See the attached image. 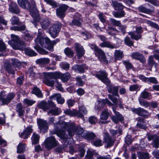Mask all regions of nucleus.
Instances as JSON below:
<instances>
[{"instance_id": "f257e3e1", "label": "nucleus", "mask_w": 159, "mask_h": 159, "mask_svg": "<svg viewBox=\"0 0 159 159\" xmlns=\"http://www.w3.org/2000/svg\"><path fill=\"white\" fill-rule=\"evenodd\" d=\"M63 124L65 129L67 128L68 134L70 137L73 136L75 134H81L83 137L89 140L93 139L96 137L95 134L93 133H84L83 129L76 125L74 123L68 124L66 123H64Z\"/></svg>"}, {"instance_id": "052dcab7", "label": "nucleus", "mask_w": 159, "mask_h": 159, "mask_svg": "<svg viewBox=\"0 0 159 159\" xmlns=\"http://www.w3.org/2000/svg\"><path fill=\"white\" fill-rule=\"evenodd\" d=\"M124 42L126 45L129 47L133 46L134 44L133 42L129 37L127 36L125 38Z\"/></svg>"}, {"instance_id": "f704fd0d", "label": "nucleus", "mask_w": 159, "mask_h": 159, "mask_svg": "<svg viewBox=\"0 0 159 159\" xmlns=\"http://www.w3.org/2000/svg\"><path fill=\"white\" fill-rule=\"evenodd\" d=\"M11 36L12 39L11 40L8 41V43L12 47V45L16 44V43L19 41L20 40L18 37L16 35L11 34Z\"/></svg>"}, {"instance_id": "a18cd8bd", "label": "nucleus", "mask_w": 159, "mask_h": 159, "mask_svg": "<svg viewBox=\"0 0 159 159\" xmlns=\"http://www.w3.org/2000/svg\"><path fill=\"white\" fill-rule=\"evenodd\" d=\"M15 95L13 93H9L7 96L5 102V104H8L15 97Z\"/></svg>"}, {"instance_id": "1a4fd4ad", "label": "nucleus", "mask_w": 159, "mask_h": 159, "mask_svg": "<svg viewBox=\"0 0 159 159\" xmlns=\"http://www.w3.org/2000/svg\"><path fill=\"white\" fill-rule=\"evenodd\" d=\"M143 29L141 27H136V32L138 34H135L134 32H129L128 34L130 36L131 39L138 40L141 38L142 35L140 34L143 32Z\"/></svg>"}, {"instance_id": "39448f33", "label": "nucleus", "mask_w": 159, "mask_h": 159, "mask_svg": "<svg viewBox=\"0 0 159 159\" xmlns=\"http://www.w3.org/2000/svg\"><path fill=\"white\" fill-rule=\"evenodd\" d=\"M49 75H51L53 78L57 79L60 78L63 82L68 81L70 78L71 75L69 73L65 74H62L60 72H55L54 73H48Z\"/></svg>"}, {"instance_id": "c85d7f7f", "label": "nucleus", "mask_w": 159, "mask_h": 159, "mask_svg": "<svg viewBox=\"0 0 159 159\" xmlns=\"http://www.w3.org/2000/svg\"><path fill=\"white\" fill-rule=\"evenodd\" d=\"M16 111L20 116H24L25 110L21 103H19L16 105Z\"/></svg>"}, {"instance_id": "680f3d73", "label": "nucleus", "mask_w": 159, "mask_h": 159, "mask_svg": "<svg viewBox=\"0 0 159 159\" xmlns=\"http://www.w3.org/2000/svg\"><path fill=\"white\" fill-rule=\"evenodd\" d=\"M25 53L30 56H35L37 55V53L35 52L30 49H26L25 50Z\"/></svg>"}, {"instance_id": "864d4df0", "label": "nucleus", "mask_w": 159, "mask_h": 159, "mask_svg": "<svg viewBox=\"0 0 159 159\" xmlns=\"http://www.w3.org/2000/svg\"><path fill=\"white\" fill-rule=\"evenodd\" d=\"M6 49L5 44L2 40H0V56L3 55L2 52H4Z\"/></svg>"}, {"instance_id": "c03bdc74", "label": "nucleus", "mask_w": 159, "mask_h": 159, "mask_svg": "<svg viewBox=\"0 0 159 159\" xmlns=\"http://www.w3.org/2000/svg\"><path fill=\"white\" fill-rule=\"evenodd\" d=\"M138 100L140 104L145 107H148L150 105V104L149 102L144 99H142L141 98H139Z\"/></svg>"}, {"instance_id": "79ce46f5", "label": "nucleus", "mask_w": 159, "mask_h": 159, "mask_svg": "<svg viewBox=\"0 0 159 159\" xmlns=\"http://www.w3.org/2000/svg\"><path fill=\"white\" fill-rule=\"evenodd\" d=\"M100 45L102 47H107L111 49H113L115 48V46L111 44V43L109 42H104L101 43Z\"/></svg>"}, {"instance_id": "0eeeda50", "label": "nucleus", "mask_w": 159, "mask_h": 159, "mask_svg": "<svg viewBox=\"0 0 159 159\" xmlns=\"http://www.w3.org/2000/svg\"><path fill=\"white\" fill-rule=\"evenodd\" d=\"M57 142L53 136L47 138L44 141L45 147L48 149H52L57 146Z\"/></svg>"}, {"instance_id": "a211bd4d", "label": "nucleus", "mask_w": 159, "mask_h": 159, "mask_svg": "<svg viewBox=\"0 0 159 159\" xmlns=\"http://www.w3.org/2000/svg\"><path fill=\"white\" fill-rule=\"evenodd\" d=\"M38 123L40 131L43 133L46 132L48 129L46 121L43 120L39 119L38 120Z\"/></svg>"}, {"instance_id": "9b49d317", "label": "nucleus", "mask_w": 159, "mask_h": 159, "mask_svg": "<svg viewBox=\"0 0 159 159\" xmlns=\"http://www.w3.org/2000/svg\"><path fill=\"white\" fill-rule=\"evenodd\" d=\"M68 6L65 4L61 5L56 10L57 15L60 18L65 16V12L68 8Z\"/></svg>"}, {"instance_id": "6e6d98bb", "label": "nucleus", "mask_w": 159, "mask_h": 159, "mask_svg": "<svg viewBox=\"0 0 159 159\" xmlns=\"http://www.w3.org/2000/svg\"><path fill=\"white\" fill-rule=\"evenodd\" d=\"M110 20L112 24L118 27L121 26V23L120 21L117 20L112 18H110Z\"/></svg>"}, {"instance_id": "f8f14e48", "label": "nucleus", "mask_w": 159, "mask_h": 159, "mask_svg": "<svg viewBox=\"0 0 159 159\" xmlns=\"http://www.w3.org/2000/svg\"><path fill=\"white\" fill-rule=\"evenodd\" d=\"M95 52L100 61L108 63V61L107 60L105 54L102 50L98 48Z\"/></svg>"}, {"instance_id": "69168bd1", "label": "nucleus", "mask_w": 159, "mask_h": 159, "mask_svg": "<svg viewBox=\"0 0 159 159\" xmlns=\"http://www.w3.org/2000/svg\"><path fill=\"white\" fill-rule=\"evenodd\" d=\"M147 82L148 84L152 83L154 84H157L158 83V82L156 78L153 77L148 78Z\"/></svg>"}, {"instance_id": "aec40b11", "label": "nucleus", "mask_w": 159, "mask_h": 159, "mask_svg": "<svg viewBox=\"0 0 159 159\" xmlns=\"http://www.w3.org/2000/svg\"><path fill=\"white\" fill-rule=\"evenodd\" d=\"M131 111L133 112L140 116H145L147 115L148 113V112L147 110L140 107L137 108H132Z\"/></svg>"}, {"instance_id": "f3484780", "label": "nucleus", "mask_w": 159, "mask_h": 159, "mask_svg": "<svg viewBox=\"0 0 159 159\" xmlns=\"http://www.w3.org/2000/svg\"><path fill=\"white\" fill-rule=\"evenodd\" d=\"M104 138V142L107 144V148L109 147H111L113 145L114 142V140L109 136L108 133H105Z\"/></svg>"}, {"instance_id": "4468645a", "label": "nucleus", "mask_w": 159, "mask_h": 159, "mask_svg": "<svg viewBox=\"0 0 159 159\" xmlns=\"http://www.w3.org/2000/svg\"><path fill=\"white\" fill-rule=\"evenodd\" d=\"M115 115L111 117L112 121L116 124L119 121H121L124 120V117L120 113L116 111L114 108H112Z\"/></svg>"}, {"instance_id": "ea45409f", "label": "nucleus", "mask_w": 159, "mask_h": 159, "mask_svg": "<svg viewBox=\"0 0 159 159\" xmlns=\"http://www.w3.org/2000/svg\"><path fill=\"white\" fill-rule=\"evenodd\" d=\"M151 96V95L150 93L144 90L141 92L140 96V98L149 99L150 98Z\"/></svg>"}, {"instance_id": "dca6fc26", "label": "nucleus", "mask_w": 159, "mask_h": 159, "mask_svg": "<svg viewBox=\"0 0 159 159\" xmlns=\"http://www.w3.org/2000/svg\"><path fill=\"white\" fill-rule=\"evenodd\" d=\"M32 127L31 125L28 126L21 134H20V137L23 139H27L30 134L33 132Z\"/></svg>"}, {"instance_id": "a19ab883", "label": "nucleus", "mask_w": 159, "mask_h": 159, "mask_svg": "<svg viewBox=\"0 0 159 159\" xmlns=\"http://www.w3.org/2000/svg\"><path fill=\"white\" fill-rule=\"evenodd\" d=\"M139 158L141 159H149V154L148 153H144L139 152L138 153Z\"/></svg>"}, {"instance_id": "8fccbe9b", "label": "nucleus", "mask_w": 159, "mask_h": 159, "mask_svg": "<svg viewBox=\"0 0 159 159\" xmlns=\"http://www.w3.org/2000/svg\"><path fill=\"white\" fill-rule=\"evenodd\" d=\"M34 48L40 54H46L48 53V52L43 49L41 48L38 45H36L34 46Z\"/></svg>"}, {"instance_id": "58836bf2", "label": "nucleus", "mask_w": 159, "mask_h": 159, "mask_svg": "<svg viewBox=\"0 0 159 159\" xmlns=\"http://www.w3.org/2000/svg\"><path fill=\"white\" fill-rule=\"evenodd\" d=\"M112 4L116 10H121L124 8V7L121 3L112 1Z\"/></svg>"}, {"instance_id": "de8ad7c7", "label": "nucleus", "mask_w": 159, "mask_h": 159, "mask_svg": "<svg viewBox=\"0 0 159 159\" xmlns=\"http://www.w3.org/2000/svg\"><path fill=\"white\" fill-rule=\"evenodd\" d=\"M65 54L69 57H72L74 54L73 51L69 48H66L64 50Z\"/></svg>"}, {"instance_id": "4be33fe9", "label": "nucleus", "mask_w": 159, "mask_h": 159, "mask_svg": "<svg viewBox=\"0 0 159 159\" xmlns=\"http://www.w3.org/2000/svg\"><path fill=\"white\" fill-rule=\"evenodd\" d=\"M72 68L75 72L79 73H83L85 72V70L87 69V67L84 65H75Z\"/></svg>"}, {"instance_id": "3c124183", "label": "nucleus", "mask_w": 159, "mask_h": 159, "mask_svg": "<svg viewBox=\"0 0 159 159\" xmlns=\"http://www.w3.org/2000/svg\"><path fill=\"white\" fill-rule=\"evenodd\" d=\"M11 24L12 25H19L20 24L19 18L16 16H13L11 19Z\"/></svg>"}, {"instance_id": "72a5a7b5", "label": "nucleus", "mask_w": 159, "mask_h": 159, "mask_svg": "<svg viewBox=\"0 0 159 159\" xmlns=\"http://www.w3.org/2000/svg\"><path fill=\"white\" fill-rule=\"evenodd\" d=\"M110 113L108 110H104L100 115V119L102 120H107L109 116Z\"/></svg>"}, {"instance_id": "5701e85b", "label": "nucleus", "mask_w": 159, "mask_h": 159, "mask_svg": "<svg viewBox=\"0 0 159 159\" xmlns=\"http://www.w3.org/2000/svg\"><path fill=\"white\" fill-rule=\"evenodd\" d=\"M9 10L11 12L15 14H18L20 11L18 6L16 3L12 2L9 5Z\"/></svg>"}, {"instance_id": "20e7f679", "label": "nucleus", "mask_w": 159, "mask_h": 159, "mask_svg": "<svg viewBox=\"0 0 159 159\" xmlns=\"http://www.w3.org/2000/svg\"><path fill=\"white\" fill-rule=\"evenodd\" d=\"M12 62L10 64L7 61L5 64V67L7 71L11 74H14L13 67H16L19 69L21 67V63L18 60L15 58L11 59Z\"/></svg>"}, {"instance_id": "2eb2a0df", "label": "nucleus", "mask_w": 159, "mask_h": 159, "mask_svg": "<svg viewBox=\"0 0 159 159\" xmlns=\"http://www.w3.org/2000/svg\"><path fill=\"white\" fill-rule=\"evenodd\" d=\"M64 113L71 116H77L78 117L82 118L84 117L83 115L81 113L76 110L72 111L70 110L67 109L64 111Z\"/></svg>"}, {"instance_id": "393cba45", "label": "nucleus", "mask_w": 159, "mask_h": 159, "mask_svg": "<svg viewBox=\"0 0 159 159\" xmlns=\"http://www.w3.org/2000/svg\"><path fill=\"white\" fill-rule=\"evenodd\" d=\"M51 99H56L58 104H62L64 102V99L60 94H55L50 97Z\"/></svg>"}, {"instance_id": "09e8293b", "label": "nucleus", "mask_w": 159, "mask_h": 159, "mask_svg": "<svg viewBox=\"0 0 159 159\" xmlns=\"http://www.w3.org/2000/svg\"><path fill=\"white\" fill-rule=\"evenodd\" d=\"M5 92L4 91H2L0 93V101L2 103V104H5L6 100Z\"/></svg>"}, {"instance_id": "603ef678", "label": "nucleus", "mask_w": 159, "mask_h": 159, "mask_svg": "<svg viewBox=\"0 0 159 159\" xmlns=\"http://www.w3.org/2000/svg\"><path fill=\"white\" fill-rule=\"evenodd\" d=\"M116 58V59H121L123 57V53L122 51L119 50H116L115 52Z\"/></svg>"}, {"instance_id": "0e129e2a", "label": "nucleus", "mask_w": 159, "mask_h": 159, "mask_svg": "<svg viewBox=\"0 0 159 159\" xmlns=\"http://www.w3.org/2000/svg\"><path fill=\"white\" fill-rule=\"evenodd\" d=\"M36 101L31 100L29 99H25L23 100V103L27 105L28 106H31L33 104L35 103Z\"/></svg>"}, {"instance_id": "2f4dec72", "label": "nucleus", "mask_w": 159, "mask_h": 159, "mask_svg": "<svg viewBox=\"0 0 159 159\" xmlns=\"http://www.w3.org/2000/svg\"><path fill=\"white\" fill-rule=\"evenodd\" d=\"M35 68H31L29 70L30 76L34 79H37L41 77V75L40 73H36L34 71V69Z\"/></svg>"}, {"instance_id": "423d86ee", "label": "nucleus", "mask_w": 159, "mask_h": 159, "mask_svg": "<svg viewBox=\"0 0 159 159\" xmlns=\"http://www.w3.org/2000/svg\"><path fill=\"white\" fill-rule=\"evenodd\" d=\"M36 43L39 42L41 45L45 48H46L51 51H53V49L51 47L49 48V45L50 44V40L48 37L44 38L41 37L40 38H37L35 40Z\"/></svg>"}, {"instance_id": "5fc2aeb1", "label": "nucleus", "mask_w": 159, "mask_h": 159, "mask_svg": "<svg viewBox=\"0 0 159 159\" xmlns=\"http://www.w3.org/2000/svg\"><path fill=\"white\" fill-rule=\"evenodd\" d=\"M125 15V12L123 11L116 12L113 14L114 16L116 18H120L124 17Z\"/></svg>"}, {"instance_id": "bb28decb", "label": "nucleus", "mask_w": 159, "mask_h": 159, "mask_svg": "<svg viewBox=\"0 0 159 159\" xmlns=\"http://www.w3.org/2000/svg\"><path fill=\"white\" fill-rule=\"evenodd\" d=\"M139 10L141 12H144L148 14H150L153 12L154 11V7H152L151 9H148L144 7L143 6H141L138 7Z\"/></svg>"}, {"instance_id": "338daca9", "label": "nucleus", "mask_w": 159, "mask_h": 159, "mask_svg": "<svg viewBox=\"0 0 159 159\" xmlns=\"http://www.w3.org/2000/svg\"><path fill=\"white\" fill-rule=\"evenodd\" d=\"M147 23L151 27L159 30V26L158 24L149 20L147 21Z\"/></svg>"}, {"instance_id": "cd10ccee", "label": "nucleus", "mask_w": 159, "mask_h": 159, "mask_svg": "<svg viewBox=\"0 0 159 159\" xmlns=\"http://www.w3.org/2000/svg\"><path fill=\"white\" fill-rule=\"evenodd\" d=\"M50 21L48 18H45L42 20L40 22L42 28L44 30L47 29L50 24Z\"/></svg>"}, {"instance_id": "b1692460", "label": "nucleus", "mask_w": 159, "mask_h": 159, "mask_svg": "<svg viewBox=\"0 0 159 159\" xmlns=\"http://www.w3.org/2000/svg\"><path fill=\"white\" fill-rule=\"evenodd\" d=\"M109 93H112L114 95L117 96H119L118 93V87L115 86L113 85H110L107 86Z\"/></svg>"}, {"instance_id": "412c9836", "label": "nucleus", "mask_w": 159, "mask_h": 159, "mask_svg": "<svg viewBox=\"0 0 159 159\" xmlns=\"http://www.w3.org/2000/svg\"><path fill=\"white\" fill-rule=\"evenodd\" d=\"M131 57L134 59L139 61L143 63L145 62L146 60L143 55L138 52L133 53Z\"/></svg>"}, {"instance_id": "a878e982", "label": "nucleus", "mask_w": 159, "mask_h": 159, "mask_svg": "<svg viewBox=\"0 0 159 159\" xmlns=\"http://www.w3.org/2000/svg\"><path fill=\"white\" fill-rule=\"evenodd\" d=\"M25 46V43L20 40L16 43V44L13 45L12 48L15 49L22 50Z\"/></svg>"}, {"instance_id": "e2e57ef3", "label": "nucleus", "mask_w": 159, "mask_h": 159, "mask_svg": "<svg viewBox=\"0 0 159 159\" xmlns=\"http://www.w3.org/2000/svg\"><path fill=\"white\" fill-rule=\"evenodd\" d=\"M152 144V146L155 148H157L159 146V138L158 137H156L155 139L153 140V142Z\"/></svg>"}, {"instance_id": "6e6552de", "label": "nucleus", "mask_w": 159, "mask_h": 159, "mask_svg": "<svg viewBox=\"0 0 159 159\" xmlns=\"http://www.w3.org/2000/svg\"><path fill=\"white\" fill-rule=\"evenodd\" d=\"M95 76L104 84H109L110 81L107 78V74L105 71H100L97 73Z\"/></svg>"}, {"instance_id": "f03ea898", "label": "nucleus", "mask_w": 159, "mask_h": 159, "mask_svg": "<svg viewBox=\"0 0 159 159\" xmlns=\"http://www.w3.org/2000/svg\"><path fill=\"white\" fill-rule=\"evenodd\" d=\"M53 134H56L57 135L61 138L63 140V148L59 147L56 149V151L58 152H61L64 149L66 152L69 151L70 153L73 154L75 151L73 146L69 143L68 141L70 139H68V135L66 134L65 132L63 130H59L56 132L53 133Z\"/></svg>"}, {"instance_id": "774afa93", "label": "nucleus", "mask_w": 159, "mask_h": 159, "mask_svg": "<svg viewBox=\"0 0 159 159\" xmlns=\"http://www.w3.org/2000/svg\"><path fill=\"white\" fill-rule=\"evenodd\" d=\"M61 67L66 70H67L70 67V65L69 63L66 62H62L60 64Z\"/></svg>"}, {"instance_id": "49530a36", "label": "nucleus", "mask_w": 159, "mask_h": 159, "mask_svg": "<svg viewBox=\"0 0 159 159\" xmlns=\"http://www.w3.org/2000/svg\"><path fill=\"white\" fill-rule=\"evenodd\" d=\"M104 106V100L102 99L98 100L96 103V107L97 109H100L102 108Z\"/></svg>"}, {"instance_id": "4c0bfd02", "label": "nucleus", "mask_w": 159, "mask_h": 159, "mask_svg": "<svg viewBox=\"0 0 159 159\" xmlns=\"http://www.w3.org/2000/svg\"><path fill=\"white\" fill-rule=\"evenodd\" d=\"M145 124V122L144 120L139 118L138 120V123L137 124V126L140 128L145 129L147 128Z\"/></svg>"}, {"instance_id": "bf43d9fd", "label": "nucleus", "mask_w": 159, "mask_h": 159, "mask_svg": "<svg viewBox=\"0 0 159 159\" xmlns=\"http://www.w3.org/2000/svg\"><path fill=\"white\" fill-rule=\"evenodd\" d=\"M11 30L15 31H21L24 30L25 29V26L22 25L20 26H12L10 28Z\"/></svg>"}, {"instance_id": "473e14b6", "label": "nucleus", "mask_w": 159, "mask_h": 159, "mask_svg": "<svg viewBox=\"0 0 159 159\" xmlns=\"http://www.w3.org/2000/svg\"><path fill=\"white\" fill-rule=\"evenodd\" d=\"M61 112V109L58 108L57 107L54 109L50 110L48 112V114L49 115L50 114L54 116H57L60 114Z\"/></svg>"}, {"instance_id": "ddd939ff", "label": "nucleus", "mask_w": 159, "mask_h": 159, "mask_svg": "<svg viewBox=\"0 0 159 159\" xmlns=\"http://www.w3.org/2000/svg\"><path fill=\"white\" fill-rule=\"evenodd\" d=\"M82 22V17L80 14L78 13L75 14L74 19L72 21L71 25L80 26Z\"/></svg>"}, {"instance_id": "7c9ffc66", "label": "nucleus", "mask_w": 159, "mask_h": 159, "mask_svg": "<svg viewBox=\"0 0 159 159\" xmlns=\"http://www.w3.org/2000/svg\"><path fill=\"white\" fill-rule=\"evenodd\" d=\"M50 60L48 58H43L37 59L36 62L38 64L43 66L48 64L50 62Z\"/></svg>"}, {"instance_id": "6ab92c4d", "label": "nucleus", "mask_w": 159, "mask_h": 159, "mask_svg": "<svg viewBox=\"0 0 159 159\" xmlns=\"http://www.w3.org/2000/svg\"><path fill=\"white\" fill-rule=\"evenodd\" d=\"M75 48L79 58H80L84 55L85 53V50L82 46L79 44L76 43Z\"/></svg>"}, {"instance_id": "13d9d810", "label": "nucleus", "mask_w": 159, "mask_h": 159, "mask_svg": "<svg viewBox=\"0 0 159 159\" xmlns=\"http://www.w3.org/2000/svg\"><path fill=\"white\" fill-rule=\"evenodd\" d=\"M25 145L22 143H20L17 147V152L20 153L23 152L25 150Z\"/></svg>"}, {"instance_id": "c756f323", "label": "nucleus", "mask_w": 159, "mask_h": 159, "mask_svg": "<svg viewBox=\"0 0 159 159\" xmlns=\"http://www.w3.org/2000/svg\"><path fill=\"white\" fill-rule=\"evenodd\" d=\"M38 107L44 111L49 109V106L47 102L45 101H41L38 105Z\"/></svg>"}, {"instance_id": "9d476101", "label": "nucleus", "mask_w": 159, "mask_h": 159, "mask_svg": "<svg viewBox=\"0 0 159 159\" xmlns=\"http://www.w3.org/2000/svg\"><path fill=\"white\" fill-rule=\"evenodd\" d=\"M61 28V26L58 24L53 25L49 28V33L54 38L57 35Z\"/></svg>"}, {"instance_id": "4d7b16f0", "label": "nucleus", "mask_w": 159, "mask_h": 159, "mask_svg": "<svg viewBox=\"0 0 159 159\" xmlns=\"http://www.w3.org/2000/svg\"><path fill=\"white\" fill-rule=\"evenodd\" d=\"M79 111H78L79 112L81 113L83 115L82 113L84 115L87 114L88 113V111L86 109V107L84 105L79 106Z\"/></svg>"}, {"instance_id": "e433bc0d", "label": "nucleus", "mask_w": 159, "mask_h": 159, "mask_svg": "<svg viewBox=\"0 0 159 159\" xmlns=\"http://www.w3.org/2000/svg\"><path fill=\"white\" fill-rule=\"evenodd\" d=\"M40 137L38 134L34 133L31 138L32 144H35L39 143Z\"/></svg>"}, {"instance_id": "c9c22d12", "label": "nucleus", "mask_w": 159, "mask_h": 159, "mask_svg": "<svg viewBox=\"0 0 159 159\" xmlns=\"http://www.w3.org/2000/svg\"><path fill=\"white\" fill-rule=\"evenodd\" d=\"M32 93L36 95L38 98H42L43 97L41 91L39 88L37 87H34V88Z\"/></svg>"}, {"instance_id": "7ed1b4c3", "label": "nucleus", "mask_w": 159, "mask_h": 159, "mask_svg": "<svg viewBox=\"0 0 159 159\" xmlns=\"http://www.w3.org/2000/svg\"><path fill=\"white\" fill-rule=\"evenodd\" d=\"M18 3L21 8L29 9L31 15L36 21L39 20V15L34 1L33 0L31 1V5L27 0H18Z\"/></svg>"}, {"instance_id": "37998d69", "label": "nucleus", "mask_w": 159, "mask_h": 159, "mask_svg": "<svg viewBox=\"0 0 159 159\" xmlns=\"http://www.w3.org/2000/svg\"><path fill=\"white\" fill-rule=\"evenodd\" d=\"M153 56H151L149 57L148 60V63L149 66H152L154 65L155 67L157 66V64L154 61Z\"/></svg>"}]
</instances>
